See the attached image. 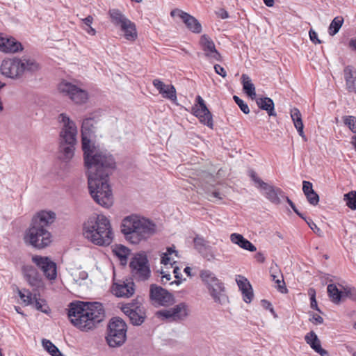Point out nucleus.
<instances>
[{"instance_id": "obj_1", "label": "nucleus", "mask_w": 356, "mask_h": 356, "mask_svg": "<svg viewBox=\"0 0 356 356\" xmlns=\"http://www.w3.org/2000/svg\"><path fill=\"white\" fill-rule=\"evenodd\" d=\"M90 195L104 207L113 204V194L108 183L111 170L115 166L113 157L106 150L90 144Z\"/></svg>"}, {"instance_id": "obj_2", "label": "nucleus", "mask_w": 356, "mask_h": 356, "mask_svg": "<svg viewBox=\"0 0 356 356\" xmlns=\"http://www.w3.org/2000/svg\"><path fill=\"white\" fill-rule=\"evenodd\" d=\"M54 219V212L42 211L38 213L33 218L31 226L24 237L25 241L38 249L48 246L51 242V236L45 227L53 222Z\"/></svg>"}, {"instance_id": "obj_3", "label": "nucleus", "mask_w": 356, "mask_h": 356, "mask_svg": "<svg viewBox=\"0 0 356 356\" xmlns=\"http://www.w3.org/2000/svg\"><path fill=\"white\" fill-rule=\"evenodd\" d=\"M122 232L131 243L138 244L155 232V225L138 216H130L122 220Z\"/></svg>"}, {"instance_id": "obj_4", "label": "nucleus", "mask_w": 356, "mask_h": 356, "mask_svg": "<svg viewBox=\"0 0 356 356\" xmlns=\"http://www.w3.org/2000/svg\"><path fill=\"white\" fill-rule=\"evenodd\" d=\"M59 119L63 123V127L60 132V159L67 162L74 156L77 129L75 123L65 114L61 113Z\"/></svg>"}, {"instance_id": "obj_5", "label": "nucleus", "mask_w": 356, "mask_h": 356, "mask_svg": "<svg viewBox=\"0 0 356 356\" xmlns=\"http://www.w3.org/2000/svg\"><path fill=\"white\" fill-rule=\"evenodd\" d=\"M38 64L32 58L15 57L2 61L1 72L6 77L18 79L25 72H34L38 70Z\"/></svg>"}, {"instance_id": "obj_6", "label": "nucleus", "mask_w": 356, "mask_h": 356, "mask_svg": "<svg viewBox=\"0 0 356 356\" xmlns=\"http://www.w3.org/2000/svg\"><path fill=\"white\" fill-rule=\"evenodd\" d=\"M90 229V241L98 245H108L113 234L109 220L103 215H97L96 221Z\"/></svg>"}, {"instance_id": "obj_7", "label": "nucleus", "mask_w": 356, "mask_h": 356, "mask_svg": "<svg viewBox=\"0 0 356 356\" xmlns=\"http://www.w3.org/2000/svg\"><path fill=\"white\" fill-rule=\"evenodd\" d=\"M68 317L71 323L81 330H89V302L76 301L69 305Z\"/></svg>"}, {"instance_id": "obj_8", "label": "nucleus", "mask_w": 356, "mask_h": 356, "mask_svg": "<svg viewBox=\"0 0 356 356\" xmlns=\"http://www.w3.org/2000/svg\"><path fill=\"white\" fill-rule=\"evenodd\" d=\"M127 326L126 323L119 317H113L108 325L106 341L111 347L122 346L127 339Z\"/></svg>"}, {"instance_id": "obj_9", "label": "nucleus", "mask_w": 356, "mask_h": 356, "mask_svg": "<svg viewBox=\"0 0 356 356\" xmlns=\"http://www.w3.org/2000/svg\"><path fill=\"white\" fill-rule=\"evenodd\" d=\"M58 90L63 95L67 96L76 104L86 103L88 98V93L86 90L65 80L58 83Z\"/></svg>"}, {"instance_id": "obj_10", "label": "nucleus", "mask_w": 356, "mask_h": 356, "mask_svg": "<svg viewBox=\"0 0 356 356\" xmlns=\"http://www.w3.org/2000/svg\"><path fill=\"white\" fill-rule=\"evenodd\" d=\"M132 275L139 280H146L150 275V269L147 256L142 253L136 254L129 264Z\"/></svg>"}, {"instance_id": "obj_11", "label": "nucleus", "mask_w": 356, "mask_h": 356, "mask_svg": "<svg viewBox=\"0 0 356 356\" xmlns=\"http://www.w3.org/2000/svg\"><path fill=\"white\" fill-rule=\"evenodd\" d=\"M188 314V307L184 302L179 303L168 309H163L156 313L157 317L169 321H177L184 319Z\"/></svg>"}, {"instance_id": "obj_12", "label": "nucleus", "mask_w": 356, "mask_h": 356, "mask_svg": "<svg viewBox=\"0 0 356 356\" xmlns=\"http://www.w3.org/2000/svg\"><path fill=\"white\" fill-rule=\"evenodd\" d=\"M32 261L42 270L44 275L49 280L56 278V264L47 257L34 255Z\"/></svg>"}, {"instance_id": "obj_13", "label": "nucleus", "mask_w": 356, "mask_h": 356, "mask_svg": "<svg viewBox=\"0 0 356 356\" xmlns=\"http://www.w3.org/2000/svg\"><path fill=\"white\" fill-rule=\"evenodd\" d=\"M196 102L197 104L192 108L193 114L200 120L201 123L213 128L212 115L207 108L204 99L198 95L196 97Z\"/></svg>"}, {"instance_id": "obj_14", "label": "nucleus", "mask_w": 356, "mask_h": 356, "mask_svg": "<svg viewBox=\"0 0 356 356\" xmlns=\"http://www.w3.org/2000/svg\"><path fill=\"white\" fill-rule=\"evenodd\" d=\"M149 296L154 304L161 306H169L175 302L174 297L171 293L154 284L151 285Z\"/></svg>"}, {"instance_id": "obj_15", "label": "nucleus", "mask_w": 356, "mask_h": 356, "mask_svg": "<svg viewBox=\"0 0 356 356\" xmlns=\"http://www.w3.org/2000/svg\"><path fill=\"white\" fill-rule=\"evenodd\" d=\"M200 45L204 52L205 56L211 60L221 62L222 56L216 49L214 42L207 34L201 35L200 39Z\"/></svg>"}, {"instance_id": "obj_16", "label": "nucleus", "mask_w": 356, "mask_h": 356, "mask_svg": "<svg viewBox=\"0 0 356 356\" xmlns=\"http://www.w3.org/2000/svg\"><path fill=\"white\" fill-rule=\"evenodd\" d=\"M172 17L178 16L179 17L183 22L185 24L186 27L193 33H200L202 31V25L198 20L191 15L190 14L175 8L170 12Z\"/></svg>"}, {"instance_id": "obj_17", "label": "nucleus", "mask_w": 356, "mask_h": 356, "mask_svg": "<svg viewBox=\"0 0 356 356\" xmlns=\"http://www.w3.org/2000/svg\"><path fill=\"white\" fill-rule=\"evenodd\" d=\"M82 149L83 151L86 176L89 184V120L84 119L81 126Z\"/></svg>"}, {"instance_id": "obj_18", "label": "nucleus", "mask_w": 356, "mask_h": 356, "mask_svg": "<svg viewBox=\"0 0 356 356\" xmlns=\"http://www.w3.org/2000/svg\"><path fill=\"white\" fill-rule=\"evenodd\" d=\"M23 275L29 284L36 289L43 287V282L38 270L31 265L24 266L22 268Z\"/></svg>"}, {"instance_id": "obj_19", "label": "nucleus", "mask_w": 356, "mask_h": 356, "mask_svg": "<svg viewBox=\"0 0 356 356\" xmlns=\"http://www.w3.org/2000/svg\"><path fill=\"white\" fill-rule=\"evenodd\" d=\"M152 84L163 98L170 99L172 102H175L177 100V92L173 85H165L159 79H154Z\"/></svg>"}, {"instance_id": "obj_20", "label": "nucleus", "mask_w": 356, "mask_h": 356, "mask_svg": "<svg viewBox=\"0 0 356 356\" xmlns=\"http://www.w3.org/2000/svg\"><path fill=\"white\" fill-rule=\"evenodd\" d=\"M22 45L13 38H7L0 34V51L5 53H15L22 50Z\"/></svg>"}, {"instance_id": "obj_21", "label": "nucleus", "mask_w": 356, "mask_h": 356, "mask_svg": "<svg viewBox=\"0 0 356 356\" xmlns=\"http://www.w3.org/2000/svg\"><path fill=\"white\" fill-rule=\"evenodd\" d=\"M123 312L129 317L131 322L134 325H139L142 324L145 319V313L139 307H133L126 305L122 307Z\"/></svg>"}, {"instance_id": "obj_22", "label": "nucleus", "mask_w": 356, "mask_h": 356, "mask_svg": "<svg viewBox=\"0 0 356 356\" xmlns=\"http://www.w3.org/2000/svg\"><path fill=\"white\" fill-rule=\"evenodd\" d=\"M259 188L262 191V194L272 203L278 204L280 203V195L283 192L280 188H275L264 182Z\"/></svg>"}, {"instance_id": "obj_23", "label": "nucleus", "mask_w": 356, "mask_h": 356, "mask_svg": "<svg viewBox=\"0 0 356 356\" xmlns=\"http://www.w3.org/2000/svg\"><path fill=\"white\" fill-rule=\"evenodd\" d=\"M105 318V311L102 303L90 302V325L99 324ZM92 326L90 325V329Z\"/></svg>"}, {"instance_id": "obj_24", "label": "nucleus", "mask_w": 356, "mask_h": 356, "mask_svg": "<svg viewBox=\"0 0 356 356\" xmlns=\"http://www.w3.org/2000/svg\"><path fill=\"white\" fill-rule=\"evenodd\" d=\"M307 344L321 356H328V352L321 347L320 339L314 331H310L305 336Z\"/></svg>"}, {"instance_id": "obj_25", "label": "nucleus", "mask_w": 356, "mask_h": 356, "mask_svg": "<svg viewBox=\"0 0 356 356\" xmlns=\"http://www.w3.org/2000/svg\"><path fill=\"white\" fill-rule=\"evenodd\" d=\"M343 74L348 92L356 93V69L352 65H348L344 67Z\"/></svg>"}, {"instance_id": "obj_26", "label": "nucleus", "mask_w": 356, "mask_h": 356, "mask_svg": "<svg viewBox=\"0 0 356 356\" xmlns=\"http://www.w3.org/2000/svg\"><path fill=\"white\" fill-rule=\"evenodd\" d=\"M134 284L133 282H125L122 284H115L113 286L114 294L118 297L129 298L134 293Z\"/></svg>"}, {"instance_id": "obj_27", "label": "nucleus", "mask_w": 356, "mask_h": 356, "mask_svg": "<svg viewBox=\"0 0 356 356\" xmlns=\"http://www.w3.org/2000/svg\"><path fill=\"white\" fill-rule=\"evenodd\" d=\"M120 31L123 33L124 38L131 42L135 41L138 38V32L135 23L130 19L127 20L120 27Z\"/></svg>"}, {"instance_id": "obj_28", "label": "nucleus", "mask_w": 356, "mask_h": 356, "mask_svg": "<svg viewBox=\"0 0 356 356\" xmlns=\"http://www.w3.org/2000/svg\"><path fill=\"white\" fill-rule=\"evenodd\" d=\"M230 241L232 243L238 245L241 248L254 252L257 248L250 241L245 238L243 235L238 233H232L230 235Z\"/></svg>"}, {"instance_id": "obj_29", "label": "nucleus", "mask_w": 356, "mask_h": 356, "mask_svg": "<svg viewBox=\"0 0 356 356\" xmlns=\"http://www.w3.org/2000/svg\"><path fill=\"white\" fill-rule=\"evenodd\" d=\"M290 115L298 134L304 139V140H307V138L303 130L304 124L302 119V114L300 110L298 108H293L290 111Z\"/></svg>"}, {"instance_id": "obj_30", "label": "nucleus", "mask_w": 356, "mask_h": 356, "mask_svg": "<svg viewBox=\"0 0 356 356\" xmlns=\"http://www.w3.org/2000/svg\"><path fill=\"white\" fill-rule=\"evenodd\" d=\"M108 15L112 24L118 28L129 19L126 17L122 11L117 8L109 9Z\"/></svg>"}, {"instance_id": "obj_31", "label": "nucleus", "mask_w": 356, "mask_h": 356, "mask_svg": "<svg viewBox=\"0 0 356 356\" xmlns=\"http://www.w3.org/2000/svg\"><path fill=\"white\" fill-rule=\"evenodd\" d=\"M257 104L262 110L266 111L270 116H275L274 102L269 97H261L257 99Z\"/></svg>"}, {"instance_id": "obj_32", "label": "nucleus", "mask_w": 356, "mask_h": 356, "mask_svg": "<svg viewBox=\"0 0 356 356\" xmlns=\"http://www.w3.org/2000/svg\"><path fill=\"white\" fill-rule=\"evenodd\" d=\"M207 287L215 301L220 302V297L224 289L222 283L217 278L216 283V282H211L210 284H207Z\"/></svg>"}, {"instance_id": "obj_33", "label": "nucleus", "mask_w": 356, "mask_h": 356, "mask_svg": "<svg viewBox=\"0 0 356 356\" xmlns=\"http://www.w3.org/2000/svg\"><path fill=\"white\" fill-rule=\"evenodd\" d=\"M113 254L120 259L122 265H126L130 254V250L122 245H116L113 249Z\"/></svg>"}, {"instance_id": "obj_34", "label": "nucleus", "mask_w": 356, "mask_h": 356, "mask_svg": "<svg viewBox=\"0 0 356 356\" xmlns=\"http://www.w3.org/2000/svg\"><path fill=\"white\" fill-rule=\"evenodd\" d=\"M327 294L332 302L335 304H338L340 302L343 293L341 291H339L336 284H330L327 287Z\"/></svg>"}, {"instance_id": "obj_35", "label": "nucleus", "mask_w": 356, "mask_h": 356, "mask_svg": "<svg viewBox=\"0 0 356 356\" xmlns=\"http://www.w3.org/2000/svg\"><path fill=\"white\" fill-rule=\"evenodd\" d=\"M243 88L245 92L251 97H254L256 96L255 92V87L254 84L252 83L250 78L243 74L241 76Z\"/></svg>"}, {"instance_id": "obj_36", "label": "nucleus", "mask_w": 356, "mask_h": 356, "mask_svg": "<svg viewBox=\"0 0 356 356\" xmlns=\"http://www.w3.org/2000/svg\"><path fill=\"white\" fill-rule=\"evenodd\" d=\"M172 254L175 257H178L177 252L175 250L174 247L168 248L166 252L163 253L161 257V264L164 265L170 264L172 267V265L176 263Z\"/></svg>"}, {"instance_id": "obj_37", "label": "nucleus", "mask_w": 356, "mask_h": 356, "mask_svg": "<svg viewBox=\"0 0 356 356\" xmlns=\"http://www.w3.org/2000/svg\"><path fill=\"white\" fill-rule=\"evenodd\" d=\"M42 346L52 356H64L58 348L49 340L43 339Z\"/></svg>"}, {"instance_id": "obj_38", "label": "nucleus", "mask_w": 356, "mask_h": 356, "mask_svg": "<svg viewBox=\"0 0 356 356\" xmlns=\"http://www.w3.org/2000/svg\"><path fill=\"white\" fill-rule=\"evenodd\" d=\"M193 242L195 248L201 253H203L205 250L211 248L209 245V242L202 237H195Z\"/></svg>"}, {"instance_id": "obj_39", "label": "nucleus", "mask_w": 356, "mask_h": 356, "mask_svg": "<svg viewBox=\"0 0 356 356\" xmlns=\"http://www.w3.org/2000/svg\"><path fill=\"white\" fill-rule=\"evenodd\" d=\"M343 19L341 17H335L331 22L329 26V34L330 35H334L338 33L340 28L343 24Z\"/></svg>"}, {"instance_id": "obj_40", "label": "nucleus", "mask_w": 356, "mask_h": 356, "mask_svg": "<svg viewBox=\"0 0 356 356\" xmlns=\"http://www.w3.org/2000/svg\"><path fill=\"white\" fill-rule=\"evenodd\" d=\"M343 200L346 202V205L352 210L356 209V191H352L343 196Z\"/></svg>"}, {"instance_id": "obj_41", "label": "nucleus", "mask_w": 356, "mask_h": 356, "mask_svg": "<svg viewBox=\"0 0 356 356\" xmlns=\"http://www.w3.org/2000/svg\"><path fill=\"white\" fill-rule=\"evenodd\" d=\"M271 277L272 280L277 284L275 286L281 293L286 292L287 289L285 286L282 274L280 273H279V275L271 274Z\"/></svg>"}, {"instance_id": "obj_42", "label": "nucleus", "mask_w": 356, "mask_h": 356, "mask_svg": "<svg viewBox=\"0 0 356 356\" xmlns=\"http://www.w3.org/2000/svg\"><path fill=\"white\" fill-rule=\"evenodd\" d=\"M19 296L25 305H29L33 303L34 296L33 297L31 292L29 290H19Z\"/></svg>"}, {"instance_id": "obj_43", "label": "nucleus", "mask_w": 356, "mask_h": 356, "mask_svg": "<svg viewBox=\"0 0 356 356\" xmlns=\"http://www.w3.org/2000/svg\"><path fill=\"white\" fill-rule=\"evenodd\" d=\"M344 124L354 134H356V118L353 115L342 117Z\"/></svg>"}, {"instance_id": "obj_44", "label": "nucleus", "mask_w": 356, "mask_h": 356, "mask_svg": "<svg viewBox=\"0 0 356 356\" xmlns=\"http://www.w3.org/2000/svg\"><path fill=\"white\" fill-rule=\"evenodd\" d=\"M200 277L207 285L210 284L211 282H217V277L209 270H202L200 273Z\"/></svg>"}, {"instance_id": "obj_45", "label": "nucleus", "mask_w": 356, "mask_h": 356, "mask_svg": "<svg viewBox=\"0 0 356 356\" xmlns=\"http://www.w3.org/2000/svg\"><path fill=\"white\" fill-rule=\"evenodd\" d=\"M33 302H35V307L37 310L41 311L45 314L48 313L49 307L47 306L44 300L38 298L36 294H35Z\"/></svg>"}, {"instance_id": "obj_46", "label": "nucleus", "mask_w": 356, "mask_h": 356, "mask_svg": "<svg viewBox=\"0 0 356 356\" xmlns=\"http://www.w3.org/2000/svg\"><path fill=\"white\" fill-rule=\"evenodd\" d=\"M236 281L240 290L245 291V289H251L252 286L248 280L243 275H237Z\"/></svg>"}, {"instance_id": "obj_47", "label": "nucleus", "mask_w": 356, "mask_h": 356, "mask_svg": "<svg viewBox=\"0 0 356 356\" xmlns=\"http://www.w3.org/2000/svg\"><path fill=\"white\" fill-rule=\"evenodd\" d=\"M236 281L240 290L245 291V289H251L252 286L248 280L243 275H237Z\"/></svg>"}, {"instance_id": "obj_48", "label": "nucleus", "mask_w": 356, "mask_h": 356, "mask_svg": "<svg viewBox=\"0 0 356 356\" xmlns=\"http://www.w3.org/2000/svg\"><path fill=\"white\" fill-rule=\"evenodd\" d=\"M233 98L236 104L240 107L241 110L244 113L248 114L250 113L248 106L241 98L236 95H234Z\"/></svg>"}, {"instance_id": "obj_49", "label": "nucleus", "mask_w": 356, "mask_h": 356, "mask_svg": "<svg viewBox=\"0 0 356 356\" xmlns=\"http://www.w3.org/2000/svg\"><path fill=\"white\" fill-rule=\"evenodd\" d=\"M308 294L310 296V305L311 307L316 310H319L318 308L317 302L316 300V291L314 289L311 288L308 291Z\"/></svg>"}, {"instance_id": "obj_50", "label": "nucleus", "mask_w": 356, "mask_h": 356, "mask_svg": "<svg viewBox=\"0 0 356 356\" xmlns=\"http://www.w3.org/2000/svg\"><path fill=\"white\" fill-rule=\"evenodd\" d=\"M308 202L312 205H317L319 202L318 195L315 191H310V193H308L305 195Z\"/></svg>"}, {"instance_id": "obj_51", "label": "nucleus", "mask_w": 356, "mask_h": 356, "mask_svg": "<svg viewBox=\"0 0 356 356\" xmlns=\"http://www.w3.org/2000/svg\"><path fill=\"white\" fill-rule=\"evenodd\" d=\"M241 292L243 295V300L246 303H250L254 297L252 287L251 289H245V291H242Z\"/></svg>"}, {"instance_id": "obj_52", "label": "nucleus", "mask_w": 356, "mask_h": 356, "mask_svg": "<svg viewBox=\"0 0 356 356\" xmlns=\"http://www.w3.org/2000/svg\"><path fill=\"white\" fill-rule=\"evenodd\" d=\"M302 191L305 195H307L308 193H310V191H314L313 189L312 184L308 181H303Z\"/></svg>"}, {"instance_id": "obj_53", "label": "nucleus", "mask_w": 356, "mask_h": 356, "mask_svg": "<svg viewBox=\"0 0 356 356\" xmlns=\"http://www.w3.org/2000/svg\"><path fill=\"white\" fill-rule=\"evenodd\" d=\"M309 321L315 325L322 324L323 323V318L317 314H313Z\"/></svg>"}, {"instance_id": "obj_54", "label": "nucleus", "mask_w": 356, "mask_h": 356, "mask_svg": "<svg viewBox=\"0 0 356 356\" xmlns=\"http://www.w3.org/2000/svg\"><path fill=\"white\" fill-rule=\"evenodd\" d=\"M309 38L313 43H314V44H321V41L318 38L317 33L315 31L310 29V31H309Z\"/></svg>"}, {"instance_id": "obj_55", "label": "nucleus", "mask_w": 356, "mask_h": 356, "mask_svg": "<svg viewBox=\"0 0 356 356\" xmlns=\"http://www.w3.org/2000/svg\"><path fill=\"white\" fill-rule=\"evenodd\" d=\"M214 70L216 74L220 75L222 77L225 78L227 76V72L223 67L221 65L216 64L214 65Z\"/></svg>"}, {"instance_id": "obj_56", "label": "nucleus", "mask_w": 356, "mask_h": 356, "mask_svg": "<svg viewBox=\"0 0 356 356\" xmlns=\"http://www.w3.org/2000/svg\"><path fill=\"white\" fill-rule=\"evenodd\" d=\"M250 177L254 181L256 184H257V187H259L264 183L259 177H257L256 173L254 171H252L250 173Z\"/></svg>"}, {"instance_id": "obj_57", "label": "nucleus", "mask_w": 356, "mask_h": 356, "mask_svg": "<svg viewBox=\"0 0 356 356\" xmlns=\"http://www.w3.org/2000/svg\"><path fill=\"white\" fill-rule=\"evenodd\" d=\"M286 200L287 203L290 205V207L292 208L293 211L298 216H299L300 218H302V219H305V217L303 216V215L298 211V210L296 209L294 203L288 197H286Z\"/></svg>"}, {"instance_id": "obj_58", "label": "nucleus", "mask_w": 356, "mask_h": 356, "mask_svg": "<svg viewBox=\"0 0 356 356\" xmlns=\"http://www.w3.org/2000/svg\"><path fill=\"white\" fill-rule=\"evenodd\" d=\"M216 15L221 19H227L229 17V14L224 8H220L217 12Z\"/></svg>"}, {"instance_id": "obj_59", "label": "nucleus", "mask_w": 356, "mask_h": 356, "mask_svg": "<svg viewBox=\"0 0 356 356\" xmlns=\"http://www.w3.org/2000/svg\"><path fill=\"white\" fill-rule=\"evenodd\" d=\"M254 258L259 263H264L265 261V257L261 252H257L254 255Z\"/></svg>"}, {"instance_id": "obj_60", "label": "nucleus", "mask_w": 356, "mask_h": 356, "mask_svg": "<svg viewBox=\"0 0 356 356\" xmlns=\"http://www.w3.org/2000/svg\"><path fill=\"white\" fill-rule=\"evenodd\" d=\"M83 234L86 238H89V226L86 223L83 224Z\"/></svg>"}, {"instance_id": "obj_61", "label": "nucleus", "mask_w": 356, "mask_h": 356, "mask_svg": "<svg viewBox=\"0 0 356 356\" xmlns=\"http://www.w3.org/2000/svg\"><path fill=\"white\" fill-rule=\"evenodd\" d=\"M304 220H306L307 223L308 224V225L312 230H314V231H315V229L319 230V229L317 227L316 225L311 219H309V220H307L305 218Z\"/></svg>"}, {"instance_id": "obj_62", "label": "nucleus", "mask_w": 356, "mask_h": 356, "mask_svg": "<svg viewBox=\"0 0 356 356\" xmlns=\"http://www.w3.org/2000/svg\"><path fill=\"white\" fill-rule=\"evenodd\" d=\"M173 273H174L175 277L176 279L179 280L180 278L181 272H180V269L178 267H177V266L174 267Z\"/></svg>"}, {"instance_id": "obj_63", "label": "nucleus", "mask_w": 356, "mask_h": 356, "mask_svg": "<svg viewBox=\"0 0 356 356\" xmlns=\"http://www.w3.org/2000/svg\"><path fill=\"white\" fill-rule=\"evenodd\" d=\"M170 279H171L170 275H169V274L163 275L161 277V282L163 284H166L168 282H169L170 280Z\"/></svg>"}, {"instance_id": "obj_64", "label": "nucleus", "mask_w": 356, "mask_h": 356, "mask_svg": "<svg viewBox=\"0 0 356 356\" xmlns=\"http://www.w3.org/2000/svg\"><path fill=\"white\" fill-rule=\"evenodd\" d=\"M349 47L356 51V38L351 39L349 42Z\"/></svg>"}]
</instances>
